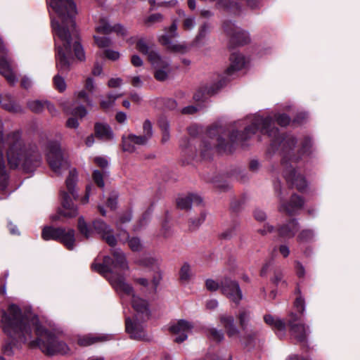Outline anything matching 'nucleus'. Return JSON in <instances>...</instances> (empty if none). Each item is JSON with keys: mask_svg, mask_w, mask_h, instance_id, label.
I'll return each instance as SVG.
<instances>
[{"mask_svg": "<svg viewBox=\"0 0 360 360\" xmlns=\"http://www.w3.org/2000/svg\"><path fill=\"white\" fill-rule=\"evenodd\" d=\"M73 49L75 51V56L80 60H83L85 58L84 51L83 48L79 41H75L73 44Z\"/></svg>", "mask_w": 360, "mask_h": 360, "instance_id": "49530a36", "label": "nucleus"}, {"mask_svg": "<svg viewBox=\"0 0 360 360\" xmlns=\"http://www.w3.org/2000/svg\"><path fill=\"white\" fill-rule=\"evenodd\" d=\"M96 86L94 81L91 77H88L84 83V89L76 92L75 96L77 99L86 103L89 107L93 106V101L90 98L89 94L94 92Z\"/></svg>", "mask_w": 360, "mask_h": 360, "instance_id": "a211bd4d", "label": "nucleus"}, {"mask_svg": "<svg viewBox=\"0 0 360 360\" xmlns=\"http://www.w3.org/2000/svg\"><path fill=\"white\" fill-rule=\"evenodd\" d=\"M92 178L94 182L100 188H103L105 186L103 181V174L98 170H94L92 174Z\"/></svg>", "mask_w": 360, "mask_h": 360, "instance_id": "de8ad7c7", "label": "nucleus"}, {"mask_svg": "<svg viewBox=\"0 0 360 360\" xmlns=\"http://www.w3.org/2000/svg\"><path fill=\"white\" fill-rule=\"evenodd\" d=\"M153 136V127L151 122L146 120L143 124V135L136 136L130 134L127 136H122V150L129 153L136 150V146H144Z\"/></svg>", "mask_w": 360, "mask_h": 360, "instance_id": "1a4fd4ad", "label": "nucleus"}, {"mask_svg": "<svg viewBox=\"0 0 360 360\" xmlns=\"http://www.w3.org/2000/svg\"><path fill=\"white\" fill-rule=\"evenodd\" d=\"M163 20V15L160 13H154L148 16L144 20V24L146 26H151L152 25L160 22Z\"/></svg>", "mask_w": 360, "mask_h": 360, "instance_id": "58836bf2", "label": "nucleus"}, {"mask_svg": "<svg viewBox=\"0 0 360 360\" xmlns=\"http://www.w3.org/2000/svg\"><path fill=\"white\" fill-rule=\"evenodd\" d=\"M290 328V333L293 338L298 342H304L307 339L308 327L304 324H292Z\"/></svg>", "mask_w": 360, "mask_h": 360, "instance_id": "bb28decb", "label": "nucleus"}, {"mask_svg": "<svg viewBox=\"0 0 360 360\" xmlns=\"http://www.w3.org/2000/svg\"><path fill=\"white\" fill-rule=\"evenodd\" d=\"M231 64L226 70L227 75H231L234 72L241 70L245 63L244 56L239 53L234 52L230 56Z\"/></svg>", "mask_w": 360, "mask_h": 360, "instance_id": "5701e85b", "label": "nucleus"}, {"mask_svg": "<svg viewBox=\"0 0 360 360\" xmlns=\"http://www.w3.org/2000/svg\"><path fill=\"white\" fill-rule=\"evenodd\" d=\"M250 316L251 312L247 309L241 308L238 311L237 318L239 321V325L243 331L246 330L247 329L248 323L250 320Z\"/></svg>", "mask_w": 360, "mask_h": 360, "instance_id": "7c9ffc66", "label": "nucleus"}, {"mask_svg": "<svg viewBox=\"0 0 360 360\" xmlns=\"http://www.w3.org/2000/svg\"><path fill=\"white\" fill-rule=\"evenodd\" d=\"M131 63L135 67H140L143 65V60L138 55L131 56Z\"/></svg>", "mask_w": 360, "mask_h": 360, "instance_id": "774afa93", "label": "nucleus"}, {"mask_svg": "<svg viewBox=\"0 0 360 360\" xmlns=\"http://www.w3.org/2000/svg\"><path fill=\"white\" fill-rule=\"evenodd\" d=\"M47 162L51 170L57 175L68 170L70 164L63 157L60 145L56 141H51L47 146Z\"/></svg>", "mask_w": 360, "mask_h": 360, "instance_id": "0eeeda50", "label": "nucleus"}, {"mask_svg": "<svg viewBox=\"0 0 360 360\" xmlns=\"http://www.w3.org/2000/svg\"><path fill=\"white\" fill-rule=\"evenodd\" d=\"M205 285L208 290L216 291L219 288H221V283H219L213 279H207L205 281Z\"/></svg>", "mask_w": 360, "mask_h": 360, "instance_id": "3c124183", "label": "nucleus"}, {"mask_svg": "<svg viewBox=\"0 0 360 360\" xmlns=\"http://www.w3.org/2000/svg\"><path fill=\"white\" fill-rule=\"evenodd\" d=\"M202 202V198L196 194H188L186 196L178 198L176 204L179 208L181 210H188L191 205H200Z\"/></svg>", "mask_w": 360, "mask_h": 360, "instance_id": "412c9836", "label": "nucleus"}, {"mask_svg": "<svg viewBox=\"0 0 360 360\" xmlns=\"http://www.w3.org/2000/svg\"><path fill=\"white\" fill-rule=\"evenodd\" d=\"M117 195L115 193L112 194L107 200V206L111 210H114L117 205Z\"/></svg>", "mask_w": 360, "mask_h": 360, "instance_id": "bf43d9fd", "label": "nucleus"}, {"mask_svg": "<svg viewBox=\"0 0 360 360\" xmlns=\"http://www.w3.org/2000/svg\"><path fill=\"white\" fill-rule=\"evenodd\" d=\"M206 212H201L200 215L197 219H191L189 227L191 229H195L198 228L200 224H202L205 218H206Z\"/></svg>", "mask_w": 360, "mask_h": 360, "instance_id": "c03bdc74", "label": "nucleus"}, {"mask_svg": "<svg viewBox=\"0 0 360 360\" xmlns=\"http://www.w3.org/2000/svg\"><path fill=\"white\" fill-rule=\"evenodd\" d=\"M277 123L281 126H286L290 123V118L285 114H279L276 116Z\"/></svg>", "mask_w": 360, "mask_h": 360, "instance_id": "603ef678", "label": "nucleus"}, {"mask_svg": "<svg viewBox=\"0 0 360 360\" xmlns=\"http://www.w3.org/2000/svg\"><path fill=\"white\" fill-rule=\"evenodd\" d=\"M184 28L187 30H190L193 29L195 26V19L194 18H187L184 20L183 23Z\"/></svg>", "mask_w": 360, "mask_h": 360, "instance_id": "680f3d73", "label": "nucleus"}, {"mask_svg": "<svg viewBox=\"0 0 360 360\" xmlns=\"http://www.w3.org/2000/svg\"><path fill=\"white\" fill-rule=\"evenodd\" d=\"M107 335L88 334L78 338L77 342L80 346L87 347L97 342H102L108 340Z\"/></svg>", "mask_w": 360, "mask_h": 360, "instance_id": "393cba45", "label": "nucleus"}, {"mask_svg": "<svg viewBox=\"0 0 360 360\" xmlns=\"http://www.w3.org/2000/svg\"><path fill=\"white\" fill-rule=\"evenodd\" d=\"M1 105L5 110L10 112H18L21 111L20 106L13 100H10L8 103L4 102Z\"/></svg>", "mask_w": 360, "mask_h": 360, "instance_id": "ea45409f", "label": "nucleus"}, {"mask_svg": "<svg viewBox=\"0 0 360 360\" xmlns=\"http://www.w3.org/2000/svg\"><path fill=\"white\" fill-rule=\"evenodd\" d=\"M105 56L110 60H116L120 58V53L115 51L107 49L105 51Z\"/></svg>", "mask_w": 360, "mask_h": 360, "instance_id": "052dcab7", "label": "nucleus"}, {"mask_svg": "<svg viewBox=\"0 0 360 360\" xmlns=\"http://www.w3.org/2000/svg\"><path fill=\"white\" fill-rule=\"evenodd\" d=\"M41 236L44 240H54L62 243L68 250H72L75 245V231L69 229L46 226L43 229Z\"/></svg>", "mask_w": 360, "mask_h": 360, "instance_id": "6e6552de", "label": "nucleus"}, {"mask_svg": "<svg viewBox=\"0 0 360 360\" xmlns=\"http://www.w3.org/2000/svg\"><path fill=\"white\" fill-rule=\"evenodd\" d=\"M136 48L139 52L148 56V60L153 67H164L166 68L168 67L169 60L162 58L154 49V46H149L144 39H139L136 42Z\"/></svg>", "mask_w": 360, "mask_h": 360, "instance_id": "9b49d317", "label": "nucleus"}, {"mask_svg": "<svg viewBox=\"0 0 360 360\" xmlns=\"http://www.w3.org/2000/svg\"><path fill=\"white\" fill-rule=\"evenodd\" d=\"M117 96H116L109 94L108 96V98L106 100L101 101V107L104 110L110 108L111 106H112V105H113L115 101L117 99Z\"/></svg>", "mask_w": 360, "mask_h": 360, "instance_id": "8fccbe9b", "label": "nucleus"}, {"mask_svg": "<svg viewBox=\"0 0 360 360\" xmlns=\"http://www.w3.org/2000/svg\"><path fill=\"white\" fill-rule=\"evenodd\" d=\"M116 32L117 35L124 37L127 34V29L120 24H117L112 26V32Z\"/></svg>", "mask_w": 360, "mask_h": 360, "instance_id": "5fc2aeb1", "label": "nucleus"}, {"mask_svg": "<svg viewBox=\"0 0 360 360\" xmlns=\"http://www.w3.org/2000/svg\"><path fill=\"white\" fill-rule=\"evenodd\" d=\"M150 212L148 211L143 214L141 219L139 220V224L135 228V230H139V229H141L142 226H145L147 224L150 219Z\"/></svg>", "mask_w": 360, "mask_h": 360, "instance_id": "6e6d98bb", "label": "nucleus"}, {"mask_svg": "<svg viewBox=\"0 0 360 360\" xmlns=\"http://www.w3.org/2000/svg\"><path fill=\"white\" fill-rule=\"evenodd\" d=\"M193 327L190 322L180 319L172 323L169 329L172 334L176 335L174 341L181 343L187 339L188 335L191 332Z\"/></svg>", "mask_w": 360, "mask_h": 360, "instance_id": "dca6fc26", "label": "nucleus"}, {"mask_svg": "<svg viewBox=\"0 0 360 360\" xmlns=\"http://www.w3.org/2000/svg\"><path fill=\"white\" fill-rule=\"evenodd\" d=\"M112 26L108 22L102 18L100 20L98 25L96 27V32L101 34H108L112 32Z\"/></svg>", "mask_w": 360, "mask_h": 360, "instance_id": "f704fd0d", "label": "nucleus"}, {"mask_svg": "<svg viewBox=\"0 0 360 360\" xmlns=\"http://www.w3.org/2000/svg\"><path fill=\"white\" fill-rule=\"evenodd\" d=\"M219 321L224 328L229 338L238 336L240 330L235 324L234 317L232 315L224 314L219 316Z\"/></svg>", "mask_w": 360, "mask_h": 360, "instance_id": "6ab92c4d", "label": "nucleus"}, {"mask_svg": "<svg viewBox=\"0 0 360 360\" xmlns=\"http://www.w3.org/2000/svg\"><path fill=\"white\" fill-rule=\"evenodd\" d=\"M314 234L312 230L304 229L297 236L299 243H309L314 239Z\"/></svg>", "mask_w": 360, "mask_h": 360, "instance_id": "c9c22d12", "label": "nucleus"}, {"mask_svg": "<svg viewBox=\"0 0 360 360\" xmlns=\"http://www.w3.org/2000/svg\"><path fill=\"white\" fill-rule=\"evenodd\" d=\"M275 192L281 199V205L279 207V211L285 212L289 215L296 214L297 211L301 209L304 205L303 200L297 195H292L290 198L289 202L285 203L282 202L281 186L279 181L274 182V184Z\"/></svg>", "mask_w": 360, "mask_h": 360, "instance_id": "ddd939ff", "label": "nucleus"}, {"mask_svg": "<svg viewBox=\"0 0 360 360\" xmlns=\"http://www.w3.org/2000/svg\"><path fill=\"white\" fill-rule=\"evenodd\" d=\"M222 86L221 82L219 84L212 86H205L203 89H199L193 96V98L196 101H204L207 96L215 94L218 89Z\"/></svg>", "mask_w": 360, "mask_h": 360, "instance_id": "c756f323", "label": "nucleus"}, {"mask_svg": "<svg viewBox=\"0 0 360 360\" xmlns=\"http://www.w3.org/2000/svg\"><path fill=\"white\" fill-rule=\"evenodd\" d=\"M257 333L253 331L248 332L245 330V333L243 336L240 337V340L243 342L245 345L250 344L256 338Z\"/></svg>", "mask_w": 360, "mask_h": 360, "instance_id": "09e8293b", "label": "nucleus"}, {"mask_svg": "<svg viewBox=\"0 0 360 360\" xmlns=\"http://www.w3.org/2000/svg\"><path fill=\"white\" fill-rule=\"evenodd\" d=\"M254 216L256 220L262 221L266 219V214L264 211L261 210H256L254 212Z\"/></svg>", "mask_w": 360, "mask_h": 360, "instance_id": "0e129e2a", "label": "nucleus"}, {"mask_svg": "<svg viewBox=\"0 0 360 360\" xmlns=\"http://www.w3.org/2000/svg\"><path fill=\"white\" fill-rule=\"evenodd\" d=\"M47 1L59 18V20H52L51 25L56 34L63 44V46H60L56 41V65L60 72H65L69 70L70 65L71 34L77 36L75 30L77 8L72 0H47Z\"/></svg>", "mask_w": 360, "mask_h": 360, "instance_id": "20e7f679", "label": "nucleus"}, {"mask_svg": "<svg viewBox=\"0 0 360 360\" xmlns=\"http://www.w3.org/2000/svg\"><path fill=\"white\" fill-rule=\"evenodd\" d=\"M221 290L231 301L236 304L242 300L243 295L238 283L228 278L221 281Z\"/></svg>", "mask_w": 360, "mask_h": 360, "instance_id": "4468645a", "label": "nucleus"}, {"mask_svg": "<svg viewBox=\"0 0 360 360\" xmlns=\"http://www.w3.org/2000/svg\"><path fill=\"white\" fill-rule=\"evenodd\" d=\"M94 230L101 236L102 238L111 247L117 244V240L112 234V229L101 219L93 221Z\"/></svg>", "mask_w": 360, "mask_h": 360, "instance_id": "f3484780", "label": "nucleus"}, {"mask_svg": "<svg viewBox=\"0 0 360 360\" xmlns=\"http://www.w3.org/2000/svg\"><path fill=\"white\" fill-rule=\"evenodd\" d=\"M66 126L69 128L77 129L79 127V122L76 118L70 117L67 120Z\"/></svg>", "mask_w": 360, "mask_h": 360, "instance_id": "338daca9", "label": "nucleus"}, {"mask_svg": "<svg viewBox=\"0 0 360 360\" xmlns=\"http://www.w3.org/2000/svg\"><path fill=\"white\" fill-rule=\"evenodd\" d=\"M311 146V141L309 138L307 137L304 139L302 146V153H307L309 150Z\"/></svg>", "mask_w": 360, "mask_h": 360, "instance_id": "69168bd1", "label": "nucleus"}, {"mask_svg": "<svg viewBox=\"0 0 360 360\" xmlns=\"http://www.w3.org/2000/svg\"><path fill=\"white\" fill-rule=\"evenodd\" d=\"M179 278L181 282L188 283L191 278V266L188 263H184L179 271Z\"/></svg>", "mask_w": 360, "mask_h": 360, "instance_id": "72a5a7b5", "label": "nucleus"}, {"mask_svg": "<svg viewBox=\"0 0 360 360\" xmlns=\"http://www.w3.org/2000/svg\"><path fill=\"white\" fill-rule=\"evenodd\" d=\"M94 162L101 168H105L108 165V160L103 157H96L94 158Z\"/></svg>", "mask_w": 360, "mask_h": 360, "instance_id": "e2e57ef3", "label": "nucleus"}, {"mask_svg": "<svg viewBox=\"0 0 360 360\" xmlns=\"http://www.w3.org/2000/svg\"><path fill=\"white\" fill-rule=\"evenodd\" d=\"M112 255V258L105 257L103 264L93 263L91 269L102 274L119 295L131 296V306L136 312L134 316L141 317L143 321L148 320L150 316L148 302L136 295L132 286L124 277L123 273L129 269L124 253L120 249H114Z\"/></svg>", "mask_w": 360, "mask_h": 360, "instance_id": "7ed1b4c3", "label": "nucleus"}, {"mask_svg": "<svg viewBox=\"0 0 360 360\" xmlns=\"http://www.w3.org/2000/svg\"><path fill=\"white\" fill-rule=\"evenodd\" d=\"M0 74L11 84H14L17 82L16 77L12 71L10 62L4 57L0 58Z\"/></svg>", "mask_w": 360, "mask_h": 360, "instance_id": "a878e982", "label": "nucleus"}, {"mask_svg": "<svg viewBox=\"0 0 360 360\" xmlns=\"http://www.w3.org/2000/svg\"><path fill=\"white\" fill-rule=\"evenodd\" d=\"M7 146L6 156L9 167L15 169L22 165L27 172H32L40 165L41 158L37 154L27 155L25 145L18 132L8 134L6 138L0 130V188L1 191L6 188L8 175L6 170L3 150Z\"/></svg>", "mask_w": 360, "mask_h": 360, "instance_id": "39448f33", "label": "nucleus"}, {"mask_svg": "<svg viewBox=\"0 0 360 360\" xmlns=\"http://www.w3.org/2000/svg\"><path fill=\"white\" fill-rule=\"evenodd\" d=\"M77 229L79 233L86 238H89L93 233L92 229L88 226L83 217H80L78 219Z\"/></svg>", "mask_w": 360, "mask_h": 360, "instance_id": "2f4dec72", "label": "nucleus"}, {"mask_svg": "<svg viewBox=\"0 0 360 360\" xmlns=\"http://www.w3.org/2000/svg\"><path fill=\"white\" fill-rule=\"evenodd\" d=\"M53 84L54 86L59 91L62 92L66 89V83L63 77H60L59 75H56L53 77Z\"/></svg>", "mask_w": 360, "mask_h": 360, "instance_id": "79ce46f5", "label": "nucleus"}, {"mask_svg": "<svg viewBox=\"0 0 360 360\" xmlns=\"http://www.w3.org/2000/svg\"><path fill=\"white\" fill-rule=\"evenodd\" d=\"M222 129L217 126L212 127L208 130L207 135L211 141H205L203 142V148L201 149V153L204 158L206 156L205 153L211 150L213 146H215L219 151L231 152V146L225 143L224 139L219 135Z\"/></svg>", "mask_w": 360, "mask_h": 360, "instance_id": "9d476101", "label": "nucleus"}, {"mask_svg": "<svg viewBox=\"0 0 360 360\" xmlns=\"http://www.w3.org/2000/svg\"><path fill=\"white\" fill-rule=\"evenodd\" d=\"M264 321L266 324L276 330L277 335L280 338L285 335L286 324L283 321L278 319H275L274 316L269 314L264 316Z\"/></svg>", "mask_w": 360, "mask_h": 360, "instance_id": "b1692460", "label": "nucleus"}, {"mask_svg": "<svg viewBox=\"0 0 360 360\" xmlns=\"http://www.w3.org/2000/svg\"><path fill=\"white\" fill-rule=\"evenodd\" d=\"M70 104L71 103L69 101H65L60 103V105L63 108V110L67 114L73 115L80 118H82L87 115L88 111L84 105H79L74 108H70Z\"/></svg>", "mask_w": 360, "mask_h": 360, "instance_id": "c85d7f7f", "label": "nucleus"}, {"mask_svg": "<svg viewBox=\"0 0 360 360\" xmlns=\"http://www.w3.org/2000/svg\"><path fill=\"white\" fill-rule=\"evenodd\" d=\"M274 122L270 117L263 118L259 115L254 117L251 125L245 127L243 134L238 131H233L230 135V141L232 143L241 140L245 141L250 138L257 131L262 134H267L272 138L269 152L278 150L282 155V165L285 167L283 172L286 181L299 191H303L307 187V181L304 176L297 174L294 168L289 169L288 162H296L300 158V156L292 155V151L296 144L295 137L290 135L280 136L278 129L273 127Z\"/></svg>", "mask_w": 360, "mask_h": 360, "instance_id": "f03ea898", "label": "nucleus"}, {"mask_svg": "<svg viewBox=\"0 0 360 360\" xmlns=\"http://www.w3.org/2000/svg\"><path fill=\"white\" fill-rule=\"evenodd\" d=\"M223 27L227 35L230 37L231 43L236 45H243L249 41L248 34L231 21L225 22Z\"/></svg>", "mask_w": 360, "mask_h": 360, "instance_id": "2eb2a0df", "label": "nucleus"}, {"mask_svg": "<svg viewBox=\"0 0 360 360\" xmlns=\"http://www.w3.org/2000/svg\"><path fill=\"white\" fill-rule=\"evenodd\" d=\"M207 336L210 339L217 342H221L224 338V335L222 330H218L215 328L208 329Z\"/></svg>", "mask_w": 360, "mask_h": 360, "instance_id": "e433bc0d", "label": "nucleus"}, {"mask_svg": "<svg viewBox=\"0 0 360 360\" xmlns=\"http://www.w3.org/2000/svg\"><path fill=\"white\" fill-rule=\"evenodd\" d=\"M145 322L146 321H143L141 317H138L137 316H134L131 318H126L125 329L131 339L138 341L146 339Z\"/></svg>", "mask_w": 360, "mask_h": 360, "instance_id": "f8f14e48", "label": "nucleus"}, {"mask_svg": "<svg viewBox=\"0 0 360 360\" xmlns=\"http://www.w3.org/2000/svg\"><path fill=\"white\" fill-rule=\"evenodd\" d=\"M162 130V142L165 143L167 142L169 139V125L167 123H163L160 125Z\"/></svg>", "mask_w": 360, "mask_h": 360, "instance_id": "4d7b16f0", "label": "nucleus"}, {"mask_svg": "<svg viewBox=\"0 0 360 360\" xmlns=\"http://www.w3.org/2000/svg\"><path fill=\"white\" fill-rule=\"evenodd\" d=\"M299 224L295 219L290 220L288 223L280 226L278 228V233L283 238H291L295 236L299 229Z\"/></svg>", "mask_w": 360, "mask_h": 360, "instance_id": "aec40b11", "label": "nucleus"}, {"mask_svg": "<svg viewBox=\"0 0 360 360\" xmlns=\"http://www.w3.org/2000/svg\"><path fill=\"white\" fill-rule=\"evenodd\" d=\"M94 133L98 139L104 141H111L114 138L111 128L105 123L96 122L94 125Z\"/></svg>", "mask_w": 360, "mask_h": 360, "instance_id": "4be33fe9", "label": "nucleus"}, {"mask_svg": "<svg viewBox=\"0 0 360 360\" xmlns=\"http://www.w3.org/2000/svg\"><path fill=\"white\" fill-rule=\"evenodd\" d=\"M176 30L177 24L175 21H174L173 23L169 27V34L168 35H162L159 39V41L162 44L167 46L169 48L172 49L174 51H179L181 48V46L180 45L173 46L171 44L170 39L177 36Z\"/></svg>", "mask_w": 360, "mask_h": 360, "instance_id": "cd10ccee", "label": "nucleus"}, {"mask_svg": "<svg viewBox=\"0 0 360 360\" xmlns=\"http://www.w3.org/2000/svg\"><path fill=\"white\" fill-rule=\"evenodd\" d=\"M169 65L170 63H169V65L167 68L164 67H154L156 69L154 75L155 78L160 82L166 80L170 71Z\"/></svg>", "mask_w": 360, "mask_h": 360, "instance_id": "473e14b6", "label": "nucleus"}, {"mask_svg": "<svg viewBox=\"0 0 360 360\" xmlns=\"http://www.w3.org/2000/svg\"><path fill=\"white\" fill-rule=\"evenodd\" d=\"M77 181V172L75 169L69 171V175L66 179L65 184L68 193L61 192V204L62 208L59 209L58 214L52 217L53 220H58L60 217L67 218L75 217L77 215V209L72 202V197L76 198L77 197L75 191V186Z\"/></svg>", "mask_w": 360, "mask_h": 360, "instance_id": "423d86ee", "label": "nucleus"}, {"mask_svg": "<svg viewBox=\"0 0 360 360\" xmlns=\"http://www.w3.org/2000/svg\"><path fill=\"white\" fill-rule=\"evenodd\" d=\"M295 307L296 308L297 311L300 312V314H303L304 311V300L301 297L299 296L297 297V299L295 301Z\"/></svg>", "mask_w": 360, "mask_h": 360, "instance_id": "864d4df0", "label": "nucleus"}, {"mask_svg": "<svg viewBox=\"0 0 360 360\" xmlns=\"http://www.w3.org/2000/svg\"><path fill=\"white\" fill-rule=\"evenodd\" d=\"M1 323L4 333L13 341L29 342L31 347H38L46 355L66 354L70 351L65 342L58 341L55 331L42 326L37 316L22 313L16 304L1 311Z\"/></svg>", "mask_w": 360, "mask_h": 360, "instance_id": "f257e3e1", "label": "nucleus"}, {"mask_svg": "<svg viewBox=\"0 0 360 360\" xmlns=\"http://www.w3.org/2000/svg\"><path fill=\"white\" fill-rule=\"evenodd\" d=\"M141 264L143 266L150 267L152 269H156L158 268L160 264V261L158 259L155 257H146L144 258L141 262Z\"/></svg>", "mask_w": 360, "mask_h": 360, "instance_id": "a19ab883", "label": "nucleus"}, {"mask_svg": "<svg viewBox=\"0 0 360 360\" xmlns=\"http://www.w3.org/2000/svg\"><path fill=\"white\" fill-rule=\"evenodd\" d=\"M95 41L98 47L105 48L112 44V41L109 37H94Z\"/></svg>", "mask_w": 360, "mask_h": 360, "instance_id": "a18cd8bd", "label": "nucleus"}, {"mask_svg": "<svg viewBox=\"0 0 360 360\" xmlns=\"http://www.w3.org/2000/svg\"><path fill=\"white\" fill-rule=\"evenodd\" d=\"M29 108L34 112H40L44 109V102L32 101L28 103Z\"/></svg>", "mask_w": 360, "mask_h": 360, "instance_id": "37998d69", "label": "nucleus"}, {"mask_svg": "<svg viewBox=\"0 0 360 360\" xmlns=\"http://www.w3.org/2000/svg\"><path fill=\"white\" fill-rule=\"evenodd\" d=\"M208 30H209V26L207 24L205 23L202 26H200L199 28L198 34L196 37V39L199 41L201 39H202L203 37H205V36L207 33Z\"/></svg>", "mask_w": 360, "mask_h": 360, "instance_id": "13d9d810", "label": "nucleus"}, {"mask_svg": "<svg viewBox=\"0 0 360 360\" xmlns=\"http://www.w3.org/2000/svg\"><path fill=\"white\" fill-rule=\"evenodd\" d=\"M128 245L129 248L134 252H139L143 249V244L138 237L129 238Z\"/></svg>", "mask_w": 360, "mask_h": 360, "instance_id": "4c0bfd02", "label": "nucleus"}]
</instances>
